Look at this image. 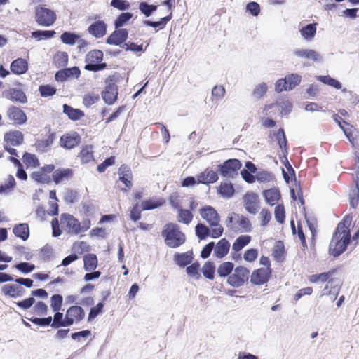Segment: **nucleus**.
<instances>
[{
	"label": "nucleus",
	"instance_id": "f257e3e1",
	"mask_svg": "<svg viewBox=\"0 0 359 359\" xmlns=\"http://www.w3.org/2000/svg\"><path fill=\"white\" fill-rule=\"evenodd\" d=\"M351 221L352 217L347 215L338 224L330 243L329 252L332 255L338 257L346 250L347 245L350 243L351 235L348 228Z\"/></svg>",
	"mask_w": 359,
	"mask_h": 359
},
{
	"label": "nucleus",
	"instance_id": "f03ea898",
	"mask_svg": "<svg viewBox=\"0 0 359 359\" xmlns=\"http://www.w3.org/2000/svg\"><path fill=\"white\" fill-rule=\"evenodd\" d=\"M165 243L170 248H176L184 243L186 236L180 231V226L174 223H169L164 226L161 232Z\"/></svg>",
	"mask_w": 359,
	"mask_h": 359
},
{
	"label": "nucleus",
	"instance_id": "7ed1b4c3",
	"mask_svg": "<svg viewBox=\"0 0 359 359\" xmlns=\"http://www.w3.org/2000/svg\"><path fill=\"white\" fill-rule=\"evenodd\" d=\"M200 215L212 227L211 236L215 238L221 236L224 229L219 224L220 218L216 210L211 206H205L200 210Z\"/></svg>",
	"mask_w": 359,
	"mask_h": 359
},
{
	"label": "nucleus",
	"instance_id": "20e7f679",
	"mask_svg": "<svg viewBox=\"0 0 359 359\" xmlns=\"http://www.w3.org/2000/svg\"><path fill=\"white\" fill-rule=\"evenodd\" d=\"M103 59V53L99 50L90 51L86 56V65L84 69L88 71L97 72L106 67L105 63H99Z\"/></svg>",
	"mask_w": 359,
	"mask_h": 359
},
{
	"label": "nucleus",
	"instance_id": "39448f33",
	"mask_svg": "<svg viewBox=\"0 0 359 359\" xmlns=\"http://www.w3.org/2000/svg\"><path fill=\"white\" fill-rule=\"evenodd\" d=\"M249 274L250 271L245 267L237 266L229 276L227 282L232 287H239L248 280Z\"/></svg>",
	"mask_w": 359,
	"mask_h": 359
},
{
	"label": "nucleus",
	"instance_id": "423d86ee",
	"mask_svg": "<svg viewBox=\"0 0 359 359\" xmlns=\"http://www.w3.org/2000/svg\"><path fill=\"white\" fill-rule=\"evenodd\" d=\"M35 17L36 22L44 27L51 26L56 20L54 11L44 7H38L36 9Z\"/></svg>",
	"mask_w": 359,
	"mask_h": 359
},
{
	"label": "nucleus",
	"instance_id": "0eeeda50",
	"mask_svg": "<svg viewBox=\"0 0 359 359\" xmlns=\"http://www.w3.org/2000/svg\"><path fill=\"white\" fill-rule=\"evenodd\" d=\"M60 224L64 230L71 235L81 233L79 221L69 214H62L60 217Z\"/></svg>",
	"mask_w": 359,
	"mask_h": 359
},
{
	"label": "nucleus",
	"instance_id": "6e6552de",
	"mask_svg": "<svg viewBox=\"0 0 359 359\" xmlns=\"http://www.w3.org/2000/svg\"><path fill=\"white\" fill-rule=\"evenodd\" d=\"M241 165V163L238 159H229L223 164L218 165V171L224 177H233Z\"/></svg>",
	"mask_w": 359,
	"mask_h": 359
},
{
	"label": "nucleus",
	"instance_id": "1a4fd4ad",
	"mask_svg": "<svg viewBox=\"0 0 359 359\" xmlns=\"http://www.w3.org/2000/svg\"><path fill=\"white\" fill-rule=\"evenodd\" d=\"M85 317L84 310L79 306H72L69 307L66 312V322L65 325L69 326L74 323H78Z\"/></svg>",
	"mask_w": 359,
	"mask_h": 359
},
{
	"label": "nucleus",
	"instance_id": "9d476101",
	"mask_svg": "<svg viewBox=\"0 0 359 359\" xmlns=\"http://www.w3.org/2000/svg\"><path fill=\"white\" fill-rule=\"evenodd\" d=\"M317 25L316 22L306 24L304 22H301L298 29L302 39L307 42H311L316 36Z\"/></svg>",
	"mask_w": 359,
	"mask_h": 359
},
{
	"label": "nucleus",
	"instance_id": "9b49d317",
	"mask_svg": "<svg viewBox=\"0 0 359 359\" xmlns=\"http://www.w3.org/2000/svg\"><path fill=\"white\" fill-rule=\"evenodd\" d=\"M293 55L299 58L311 60L314 62H321L323 57L319 53L312 49L295 48L293 50Z\"/></svg>",
	"mask_w": 359,
	"mask_h": 359
},
{
	"label": "nucleus",
	"instance_id": "f8f14e48",
	"mask_svg": "<svg viewBox=\"0 0 359 359\" xmlns=\"http://www.w3.org/2000/svg\"><path fill=\"white\" fill-rule=\"evenodd\" d=\"M258 196L252 192H248L243 196V203L245 210L253 215L258 210Z\"/></svg>",
	"mask_w": 359,
	"mask_h": 359
},
{
	"label": "nucleus",
	"instance_id": "ddd939ff",
	"mask_svg": "<svg viewBox=\"0 0 359 359\" xmlns=\"http://www.w3.org/2000/svg\"><path fill=\"white\" fill-rule=\"evenodd\" d=\"M81 142V136L76 132L62 135L60 138V145L65 149H72Z\"/></svg>",
	"mask_w": 359,
	"mask_h": 359
},
{
	"label": "nucleus",
	"instance_id": "4468645a",
	"mask_svg": "<svg viewBox=\"0 0 359 359\" xmlns=\"http://www.w3.org/2000/svg\"><path fill=\"white\" fill-rule=\"evenodd\" d=\"M271 274L270 268H261L253 271L250 281L255 285H262L266 283Z\"/></svg>",
	"mask_w": 359,
	"mask_h": 359
},
{
	"label": "nucleus",
	"instance_id": "2eb2a0df",
	"mask_svg": "<svg viewBox=\"0 0 359 359\" xmlns=\"http://www.w3.org/2000/svg\"><path fill=\"white\" fill-rule=\"evenodd\" d=\"M7 116L11 121H14L16 124H23L27 121V116L25 113L20 108L12 106L7 110Z\"/></svg>",
	"mask_w": 359,
	"mask_h": 359
},
{
	"label": "nucleus",
	"instance_id": "dca6fc26",
	"mask_svg": "<svg viewBox=\"0 0 359 359\" xmlns=\"http://www.w3.org/2000/svg\"><path fill=\"white\" fill-rule=\"evenodd\" d=\"M3 96L13 102L20 103H25L27 102V97L25 93L15 88H10L3 92Z\"/></svg>",
	"mask_w": 359,
	"mask_h": 359
},
{
	"label": "nucleus",
	"instance_id": "f3484780",
	"mask_svg": "<svg viewBox=\"0 0 359 359\" xmlns=\"http://www.w3.org/2000/svg\"><path fill=\"white\" fill-rule=\"evenodd\" d=\"M81 74L80 69L77 67L66 68L58 71L55 75V80L57 81H65L70 77L78 78Z\"/></svg>",
	"mask_w": 359,
	"mask_h": 359
},
{
	"label": "nucleus",
	"instance_id": "a211bd4d",
	"mask_svg": "<svg viewBox=\"0 0 359 359\" xmlns=\"http://www.w3.org/2000/svg\"><path fill=\"white\" fill-rule=\"evenodd\" d=\"M128 34L126 29L116 30L107 38V43L111 45H120L126 40Z\"/></svg>",
	"mask_w": 359,
	"mask_h": 359
},
{
	"label": "nucleus",
	"instance_id": "6ab92c4d",
	"mask_svg": "<svg viewBox=\"0 0 359 359\" xmlns=\"http://www.w3.org/2000/svg\"><path fill=\"white\" fill-rule=\"evenodd\" d=\"M4 141L6 142V144L18 146L22 143L23 135L18 130L10 131L4 135Z\"/></svg>",
	"mask_w": 359,
	"mask_h": 359
},
{
	"label": "nucleus",
	"instance_id": "aec40b11",
	"mask_svg": "<svg viewBox=\"0 0 359 359\" xmlns=\"http://www.w3.org/2000/svg\"><path fill=\"white\" fill-rule=\"evenodd\" d=\"M118 88L115 84H109L102 93V98L108 104H112L116 100Z\"/></svg>",
	"mask_w": 359,
	"mask_h": 359
},
{
	"label": "nucleus",
	"instance_id": "412c9836",
	"mask_svg": "<svg viewBox=\"0 0 359 359\" xmlns=\"http://www.w3.org/2000/svg\"><path fill=\"white\" fill-rule=\"evenodd\" d=\"M88 32L96 38H101L106 34L107 25L103 21L98 20L89 26Z\"/></svg>",
	"mask_w": 359,
	"mask_h": 359
},
{
	"label": "nucleus",
	"instance_id": "4be33fe9",
	"mask_svg": "<svg viewBox=\"0 0 359 359\" xmlns=\"http://www.w3.org/2000/svg\"><path fill=\"white\" fill-rule=\"evenodd\" d=\"M217 173L215 171L209 169H205L197 177L198 182L202 184L214 183L217 181Z\"/></svg>",
	"mask_w": 359,
	"mask_h": 359
},
{
	"label": "nucleus",
	"instance_id": "5701e85b",
	"mask_svg": "<svg viewBox=\"0 0 359 359\" xmlns=\"http://www.w3.org/2000/svg\"><path fill=\"white\" fill-rule=\"evenodd\" d=\"M28 69V63L26 60L18 58L12 62L11 65V70L15 74H22Z\"/></svg>",
	"mask_w": 359,
	"mask_h": 359
},
{
	"label": "nucleus",
	"instance_id": "b1692460",
	"mask_svg": "<svg viewBox=\"0 0 359 359\" xmlns=\"http://www.w3.org/2000/svg\"><path fill=\"white\" fill-rule=\"evenodd\" d=\"M229 248V242L226 238H222L215 245L214 254L217 257L222 258L227 255Z\"/></svg>",
	"mask_w": 359,
	"mask_h": 359
},
{
	"label": "nucleus",
	"instance_id": "393cba45",
	"mask_svg": "<svg viewBox=\"0 0 359 359\" xmlns=\"http://www.w3.org/2000/svg\"><path fill=\"white\" fill-rule=\"evenodd\" d=\"M72 177V170L69 168H60L54 171L53 174V181L58 184L62 181L68 180Z\"/></svg>",
	"mask_w": 359,
	"mask_h": 359
},
{
	"label": "nucleus",
	"instance_id": "a878e982",
	"mask_svg": "<svg viewBox=\"0 0 359 359\" xmlns=\"http://www.w3.org/2000/svg\"><path fill=\"white\" fill-rule=\"evenodd\" d=\"M23 289L13 284H6L2 287V292L5 295L10 296L11 297H18L22 296Z\"/></svg>",
	"mask_w": 359,
	"mask_h": 359
},
{
	"label": "nucleus",
	"instance_id": "bb28decb",
	"mask_svg": "<svg viewBox=\"0 0 359 359\" xmlns=\"http://www.w3.org/2000/svg\"><path fill=\"white\" fill-rule=\"evenodd\" d=\"M63 112L72 121H78L84 116L83 111L74 109L66 104L63 105Z\"/></svg>",
	"mask_w": 359,
	"mask_h": 359
},
{
	"label": "nucleus",
	"instance_id": "cd10ccee",
	"mask_svg": "<svg viewBox=\"0 0 359 359\" xmlns=\"http://www.w3.org/2000/svg\"><path fill=\"white\" fill-rule=\"evenodd\" d=\"M266 202L270 205H274L280 199V194L276 189H269L263 192Z\"/></svg>",
	"mask_w": 359,
	"mask_h": 359
},
{
	"label": "nucleus",
	"instance_id": "c85d7f7f",
	"mask_svg": "<svg viewBox=\"0 0 359 359\" xmlns=\"http://www.w3.org/2000/svg\"><path fill=\"white\" fill-rule=\"evenodd\" d=\"M13 233L23 241L27 240L29 236V226L26 223L15 225L13 229Z\"/></svg>",
	"mask_w": 359,
	"mask_h": 359
},
{
	"label": "nucleus",
	"instance_id": "c756f323",
	"mask_svg": "<svg viewBox=\"0 0 359 359\" xmlns=\"http://www.w3.org/2000/svg\"><path fill=\"white\" fill-rule=\"evenodd\" d=\"M84 269L86 271H93L97 266V258L94 254H88L83 257Z\"/></svg>",
	"mask_w": 359,
	"mask_h": 359
},
{
	"label": "nucleus",
	"instance_id": "7c9ffc66",
	"mask_svg": "<svg viewBox=\"0 0 359 359\" xmlns=\"http://www.w3.org/2000/svg\"><path fill=\"white\" fill-rule=\"evenodd\" d=\"M251 236L248 235H242L238 237L232 245V250L235 252L241 251L244 247L250 243Z\"/></svg>",
	"mask_w": 359,
	"mask_h": 359
},
{
	"label": "nucleus",
	"instance_id": "2f4dec72",
	"mask_svg": "<svg viewBox=\"0 0 359 359\" xmlns=\"http://www.w3.org/2000/svg\"><path fill=\"white\" fill-rule=\"evenodd\" d=\"M192 252H187L182 254L177 253L175 255V261L181 267H184L189 264L192 262Z\"/></svg>",
	"mask_w": 359,
	"mask_h": 359
},
{
	"label": "nucleus",
	"instance_id": "473e14b6",
	"mask_svg": "<svg viewBox=\"0 0 359 359\" xmlns=\"http://www.w3.org/2000/svg\"><path fill=\"white\" fill-rule=\"evenodd\" d=\"M193 219V214L189 210L179 208L177 210V221L180 223L189 224Z\"/></svg>",
	"mask_w": 359,
	"mask_h": 359
},
{
	"label": "nucleus",
	"instance_id": "72a5a7b5",
	"mask_svg": "<svg viewBox=\"0 0 359 359\" xmlns=\"http://www.w3.org/2000/svg\"><path fill=\"white\" fill-rule=\"evenodd\" d=\"M234 265L232 262H226L221 264L217 269V273L221 277L230 276L233 270Z\"/></svg>",
	"mask_w": 359,
	"mask_h": 359
},
{
	"label": "nucleus",
	"instance_id": "f704fd0d",
	"mask_svg": "<svg viewBox=\"0 0 359 359\" xmlns=\"http://www.w3.org/2000/svg\"><path fill=\"white\" fill-rule=\"evenodd\" d=\"M219 193L225 198H230L233 195L234 189L230 182L221 183L219 188Z\"/></svg>",
	"mask_w": 359,
	"mask_h": 359
},
{
	"label": "nucleus",
	"instance_id": "c9c22d12",
	"mask_svg": "<svg viewBox=\"0 0 359 359\" xmlns=\"http://www.w3.org/2000/svg\"><path fill=\"white\" fill-rule=\"evenodd\" d=\"M316 78L319 81L332 86L336 89L341 88V83L335 79L330 77V76H318Z\"/></svg>",
	"mask_w": 359,
	"mask_h": 359
},
{
	"label": "nucleus",
	"instance_id": "e433bc0d",
	"mask_svg": "<svg viewBox=\"0 0 359 359\" xmlns=\"http://www.w3.org/2000/svg\"><path fill=\"white\" fill-rule=\"evenodd\" d=\"M80 157L83 163H87L93 159V151L91 146H85L80 152Z\"/></svg>",
	"mask_w": 359,
	"mask_h": 359
},
{
	"label": "nucleus",
	"instance_id": "4c0bfd02",
	"mask_svg": "<svg viewBox=\"0 0 359 359\" xmlns=\"http://www.w3.org/2000/svg\"><path fill=\"white\" fill-rule=\"evenodd\" d=\"M31 178L41 183H48L50 181V176L46 173H44L43 170H39L32 173Z\"/></svg>",
	"mask_w": 359,
	"mask_h": 359
},
{
	"label": "nucleus",
	"instance_id": "58836bf2",
	"mask_svg": "<svg viewBox=\"0 0 359 359\" xmlns=\"http://www.w3.org/2000/svg\"><path fill=\"white\" fill-rule=\"evenodd\" d=\"M53 62L57 67H65L68 62V55L65 52L57 53L53 58Z\"/></svg>",
	"mask_w": 359,
	"mask_h": 359
},
{
	"label": "nucleus",
	"instance_id": "ea45409f",
	"mask_svg": "<svg viewBox=\"0 0 359 359\" xmlns=\"http://www.w3.org/2000/svg\"><path fill=\"white\" fill-rule=\"evenodd\" d=\"M284 244L282 241H278L276 242L272 251V255L276 261H280L284 254Z\"/></svg>",
	"mask_w": 359,
	"mask_h": 359
},
{
	"label": "nucleus",
	"instance_id": "a19ab883",
	"mask_svg": "<svg viewBox=\"0 0 359 359\" xmlns=\"http://www.w3.org/2000/svg\"><path fill=\"white\" fill-rule=\"evenodd\" d=\"M215 271V266L213 262H207L202 268L203 276L210 280H213Z\"/></svg>",
	"mask_w": 359,
	"mask_h": 359
},
{
	"label": "nucleus",
	"instance_id": "79ce46f5",
	"mask_svg": "<svg viewBox=\"0 0 359 359\" xmlns=\"http://www.w3.org/2000/svg\"><path fill=\"white\" fill-rule=\"evenodd\" d=\"M100 100L98 94L93 92L84 95L83 97V104L86 107H90Z\"/></svg>",
	"mask_w": 359,
	"mask_h": 359
},
{
	"label": "nucleus",
	"instance_id": "37998d69",
	"mask_svg": "<svg viewBox=\"0 0 359 359\" xmlns=\"http://www.w3.org/2000/svg\"><path fill=\"white\" fill-rule=\"evenodd\" d=\"M60 38L61 41L64 43L73 46L75 43H76V41L79 39V35L74 33L65 32L63 34H62Z\"/></svg>",
	"mask_w": 359,
	"mask_h": 359
},
{
	"label": "nucleus",
	"instance_id": "c03bdc74",
	"mask_svg": "<svg viewBox=\"0 0 359 359\" xmlns=\"http://www.w3.org/2000/svg\"><path fill=\"white\" fill-rule=\"evenodd\" d=\"M55 34L53 30H37L32 33V36L37 40H42L52 38Z\"/></svg>",
	"mask_w": 359,
	"mask_h": 359
},
{
	"label": "nucleus",
	"instance_id": "a18cd8bd",
	"mask_svg": "<svg viewBox=\"0 0 359 359\" xmlns=\"http://www.w3.org/2000/svg\"><path fill=\"white\" fill-rule=\"evenodd\" d=\"M285 80L290 90L299 84L302 76L297 74H291L285 76Z\"/></svg>",
	"mask_w": 359,
	"mask_h": 359
},
{
	"label": "nucleus",
	"instance_id": "49530a36",
	"mask_svg": "<svg viewBox=\"0 0 359 359\" xmlns=\"http://www.w3.org/2000/svg\"><path fill=\"white\" fill-rule=\"evenodd\" d=\"M237 223L239 226L242 229V232H250L252 230V225L250 220L243 216V215H237Z\"/></svg>",
	"mask_w": 359,
	"mask_h": 359
},
{
	"label": "nucleus",
	"instance_id": "de8ad7c7",
	"mask_svg": "<svg viewBox=\"0 0 359 359\" xmlns=\"http://www.w3.org/2000/svg\"><path fill=\"white\" fill-rule=\"evenodd\" d=\"M163 204V201H158V200H147L143 201L142 202V208L143 210H153L155 208H157L160 206H161Z\"/></svg>",
	"mask_w": 359,
	"mask_h": 359
},
{
	"label": "nucleus",
	"instance_id": "09e8293b",
	"mask_svg": "<svg viewBox=\"0 0 359 359\" xmlns=\"http://www.w3.org/2000/svg\"><path fill=\"white\" fill-rule=\"evenodd\" d=\"M196 234L199 239H204L206 236L211 235L210 229L203 224H198L196 226Z\"/></svg>",
	"mask_w": 359,
	"mask_h": 359
},
{
	"label": "nucleus",
	"instance_id": "8fccbe9b",
	"mask_svg": "<svg viewBox=\"0 0 359 359\" xmlns=\"http://www.w3.org/2000/svg\"><path fill=\"white\" fill-rule=\"evenodd\" d=\"M171 18H172V15L170 14V15L164 17V18H161L159 21H156V22H152L150 20H144V24L147 26H149V27H160L161 29H162L163 27H164V26L166 25V23L170 20Z\"/></svg>",
	"mask_w": 359,
	"mask_h": 359
},
{
	"label": "nucleus",
	"instance_id": "3c124183",
	"mask_svg": "<svg viewBox=\"0 0 359 359\" xmlns=\"http://www.w3.org/2000/svg\"><path fill=\"white\" fill-rule=\"evenodd\" d=\"M55 312V314L51 326L53 327H68L69 325H65L66 322V317L63 319V313H60L59 311Z\"/></svg>",
	"mask_w": 359,
	"mask_h": 359
},
{
	"label": "nucleus",
	"instance_id": "603ef678",
	"mask_svg": "<svg viewBox=\"0 0 359 359\" xmlns=\"http://www.w3.org/2000/svg\"><path fill=\"white\" fill-rule=\"evenodd\" d=\"M63 302V298L60 294H53L50 298V306L53 311L60 310Z\"/></svg>",
	"mask_w": 359,
	"mask_h": 359
},
{
	"label": "nucleus",
	"instance_id": "864d4df0",
	"mask_svg": "<svg viewBox=\"0 0 359 359\" xmlns=\"http://www.w3.org/2000/svg\"><path fill=\"white\" fill-rule=\"evenodd\" d=\"M268 90V86L266 83H260L257 84L253 90L252 94L256 98L263 97Z\"/></svg>",
	"mask_w": 359,
	"mask_h": 359
},
{
	"label": "nucleus",
	"instance_id": "5fc2aeb1",
	"mask_svg": "<svg viewBox=\"0 0 359 359\" xmlns=\"http://www.w3.org/2000/svg\"><path fill=\"white\" fill-rule=\"evenodd\" d=\"M139 9L147 17H149L157 9V6L149 5L146 2H141L139 5Z\"/></svg>",
	"mask_w": 359,
	"mask_h": 359
},
{
	"label": "nucleus",
	"instance_id": "6e6d98bb",
	"mask_svg": "<svg viewBox=\"0 0 359 359\" xmlns=\"http://www.w3.org/2000/svg\"><path fill=\"white\" fill-rule=\"evenodd\" d=\"M39 90L41 96L42 97H48L52 96L55 94L56 89L53 86L50 85H42L39 88Z\"/></svg>",
	"mask_w": 359,
	"mask_h": 359
},
{
	"label": "nucleus",
	"instance_id": "4d7b16f0",
	"mask_svg": "<svg viewBox=\"0 0 359 359\" xmlns=\"http://www.w3.org/2000/svg\"><path fill=\"white\" fill-rule=\"evenodd\" d=\"M23 161L28 166L37 167L39 165V161L36 156L29 153H25L23 155Z\"/></svg>",
	"mask_w": 359,
	"mask_h": 359
},
{
	"label": "nucleus",
	"instance_id": "13d9d810",
	"mask_svg": "<svg viewBox=\"0 0 359 359\" xmlns=\"http://www.w3.org/2000/svg\"><path fill=\"white\" fill-rule=\"evenodd\" d=\"M34 313L37 316H46L48 313V306L42 302H38L33 308Z\"/></svg>",
	"mask_w": 359,
	"mask_h": 359
},
{
	"label": "nucleus",
	"instance_id": "bf43d9fd",
	"mask_svg": "<svg viewBox=\"0 0 359 359\" xmlns=\"http://www.w3.org/2000/svg\"><path fill=\"white\" fill-rule=\"evenodd\" d=\"M15 185V180L12 175H8L4 184H0V193H5L13 188Z\"/></svg>",
	"mask_w": 359,
	"mask_h": 359
},
{
	"label": "nucleus",
	"instance_id": "052dcab7",
	"mask_svg": "<svg viewBox=\"0 0 359 359\" xmlns=\"http://www.w3.org/2000/svg\"><path fill=\"white\" fill-rule=\"evenodd\" d=\"M344 134L348 139L352 146L354 148L359 149V135L357 134L354 135L351 130H344Z\"/></svg>",
	"mask_w": 359,
	"mask_h": 359
},
{
	"label": "nucleus",
	"instance_id": "680f3d73",
	"mask_svg": "<svg viewBox=\"0 0 359 359\" xmlns=\"http://www.w3.org/2000/svg\"><path fill=\"white\" fill-rule=\"evenodd\" d=\"M276 138L281 149L287 152V140L283 129L280 128L276 133Z\"/></svg>",
	"mask_w": 359,
	"mask_h": 359
},
{
	"label": "nucleus",
	"instance_id": "e2e57ef3",
	"mask_svg": "<svg viewBox=\"0 0 359 359\" xmlns=\"http://www.w3.org/2000/svg\"><path fill=\"white\" fill-rule=\"evenodd\" d=\"M199 267L200 264L198 262L193 263L187 268V274L195 279H198L201 277L199 273Z\"/></svg>",
	"mask_w": 359,
	"mask_h": 359
},
{
	"label": "nucleus",
	"instance_id": "0e129e2a",
	"mask_svg": "<svg viewBox=\"0 0 359 359\" xmlns=\"http://www.w3.org/2000/svg\"><path fill=\"white\" fill-rule=\"evenodd\" d=\"M133 16L130 13H123L115 20V26L116 28L123 26Z\"/></svg>",
	"mask_w": 359,
	"mask_h": 359
},
{
	"label": "nucleus",
	"instance_id": "69168bd1",
	"mask_svg": "<svg viewBox=\"0 0 359 359\" xmlns=\"http://www.w3.org/2000/svg\"><path fill=\"white\" fill-rule=\"evenodd\" d=\"M258 250L250 248L247 250L243 254V259L248 262H253L258 257Z\"/></svg>",
	"mask_w": 359,
	"mask_h": 359
},
{
	"label": "nucleus",
	"instance_id": "338daca9",
	"mask_svg": "<svg viewBox=\"0 0 359 359\" xmlns=\"http://www.w3.org/2000/svg\"><path fill=\"white\" fill-rule=\"evenodd\" d=\"M15 268L23 273H28L35 269V266L28 262H20L15 265Z\"/></svg>",
	"mask_w": 359,
	"mask_h": 359
},
{
	"label": "nucleus",
	"instance_id": "774afa93",
	"mask_svg": "<svg viewBox=\"0 0 359 359\" xmlns=\"http://www.w3.org/2000/svg\"><path fill=\"white\" fill-rule=\"evenodd\" d=\"M359 201V189H354L350 194L349 203L353 208H355Z\"/></svg>",
	"mask_w": 359,
	"mask_h": 359
}]
</instances>
